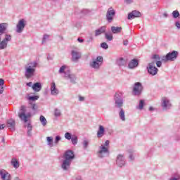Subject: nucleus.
<instances>
[{
	"instance_id": "f257e3e1",
	"label": "nucleus",
	"mask_w": 180,
	"mask_h": 180,
	"mask_svg": "<svg viewBox=\"0 0 180 180\" xmlns=\"http://www.w3.org/2000/svg\"><path fill=\"white\" fill-rule=\"evenodd\" d=\"M152 60L150 63H148V66L147 67L148 72L150 75H157L158 73V68L155 67V64L157 67L160 68L162 65V62H161V58L160 55L155 54L152 56Z\"/></svg>"
},
{
	"instance_id": "f03ea898",
	"label": "nucleus",
	"mask_w": 180,
	"mask_h": 180,
	"mask_svg": "<svg viewBox=\"0 0 180 180\" xmlns=\"http://www.w3.org/2000/svg\"><path fill=\"white\" fill-rule=\"evenodd\" d=\"M7 27L8 24H0V50H5L8 47V43L12 40V36L9 34H6L5 37L2 39V34L6 32Z\"/></svg>"
},
{
	"instance_id": "7ed1b4c3",
	"label": "nucleus",
	"mask_w": 180,
	"mask_h": 180,
	"mask_svg": "<svg viewBox=\"0 0 180 180\" xmlns=\"http://www.w3.org/2000/svg\"><path fill=\"white\" fill-rule=\"evenodd\" d=\"M61 168L63 171H68L71 167V162L75 159V155L72 150H66L63 156Z\"/></svg>"
},
{
	"instance_id": "20e7f679",
	"label": "nucleus",
	"mask_w": 180,
	"mask_h": 180,
	"mask_svg": "<svg viewBox=\"0 0 180 180\" xmlns=\"http://www.w3.org/2000/svg\"><path fill=\"white\" fill-rule=\"evenodd\" d=\"M31 116L32 113L29 112V108L22 105L18 112V117L20 119L21 122L27 123V122H29V118L31 117Z\"/></svg>"
},
{
	"instance_id": "39448f33",
	"label": "nucleus",
	"mask_w": 180,
	"mask_h": 180,
	"mask_svg": "<svg viewBox=\"0 0 180 180\" xmlns=\"http://www.w3.org/2000/svg\"><path fill=\"white\" fill-rule=\"evenodd\" d=\"M37 67V63L36 62H32L29 63L26 67H25V75L26 78H32L34 75V72H36V68Z\"/></svg>"
},
{
	"instance_id": "423d86ee",
	"label": "nucleus",
	"mask_w": 180,
	"mask_h": 180,
	"mask_svg": "<svg viewBox=\"0 0 180 180\" xmlns=\"http://www.w3.org/2000/svg\"><path fill=\"white\" fill-rule=\"evenodd\" d=\"M178 54L179 53L176 51L169 52L166 56H163L162 57V61L164 63H167L168 61H175V60L178 58Z\"/></svg>"
},
{
	"instance_id": "0eeeda50",
	"label": "nucleus",
	"mask_w": 180,
	"mask_h": 180,
	"mask_svg": "<svg viewBox=\"0 0 180 180\" xmlns=\"http://www.w3.org/2000/svg\"><path fill=\"white\" fill-rule=\"evenodd\" d=\"M103 63V58L102 56H98L96 59H93L92 61L89 63V65L91 68H94V70H99Z\"/></svg>"
},
{
	"instance_id": "6e6552de",
	"label": "nucleus",
	"mask_w": 180,
	"mask_h": 180,
	"mask_svg": "<svg viewBox=\"0 0 180 180\" xmlns=\"http://www.w3.org/2000/svg\"><path fill=\"white\" fill-rule=\"evenodd\" d=\"M143 92V85L140 82H136L133 87V94L139 96Z\"/></svg>"
},
{
	"instance_id": "1a4fd4ad",
	"label": "nucleus",
	"mask_w": 180,
	"mask_h": 180,
	"mask_svg": "<svg viewBox=\"0 0 180 180\" xmlns=\"http://www.w3.org/2000/svg\"><path fill=\"white\" fill-rule=\"evenodd\" d=\"M106 155H109V148L101 145L99 147V150L98 152V156L99 158H103V157H106Z\"/></svg>"
},
{
	"instance_id": "9d476101",
	"label": "nucleus",
	"mask_w": 180,
	"mask_h": 180,
	"mask_svg": "<svg viewBox=\"0 0 180 180\" xmlns=\"http://www.w3.org/2000/svg\"><path fill=\"white\" fill-rule=\"evenodd\" d=\"M115 15H116V11H115V9H113V8H109L106 13V20L109 23H112Z\"/></svg>"
},
{
	"instance_id": "9b49d317",
	"label": "nucleus",
	"mask_w": 180,
	"mask_h": 180,
	"mask_svg": "<svg viewBox=\"0 0 180 180\" xmlns=\"http://www.w3.org/2000/svg\"><path fill=\"white\" fill-rule=\"evenodd\" d=\"M115 106L117 108H122V106H123V96H122L121 93L115 94Z\"/></svg>"
},
{
	"instance_id": "f8f14e48",
	"label": "nucleus",
	"mask_w": 180,
	"mask_h": 180,
	"mask_svg": "<svg viewBox=\"0 0 180 180\" xmlns=\"http://www.w3.org/2000/svg\"><path fill=\"white\" fill-rule=\"evenodd\" d=\"M116 164L120 168L126 167V159L124 158V155L122 154L118 155L116 160Z\"/></svg>"
},
{
	"instance_id": "ddd939ff",
	"label": "nucleus",
	"mask_w": 180,
	"mask_h": 180,
	"mask_svg": "<svg viewBox=\"0 0 180 180\" xmlns=\"http://www.w3.org/2000/svg\"><path fill=\"white\" fill-rule=\"evenodd\" d=\"M25 26H26V20H25V19L20 20L16 25V32L22 33V32L25 30Z\"/></svg>"
},
{
	"instance_id": "4468645a",
	"label": "nucleus",
	"mask_w": 180,
	"mask_h": 180,
	"mask_svg": "<svg viewBox=\"0 0 180 180\" xmlns=\"http://www.w3.org/2000/svg\"><path fill=\"white\" fill-rule=\"evenodd\" d=\"M65 79H69L71 84H77V76L70 72L69 73H65Z\"/></svg>"
},
{
	"instance_id": "2eb2a0df",
	"label": "nucleus",
	"mask_w": 180,
	"mask_h": 180,
	"mask_svg": "<svg viewBox=\"0 0 180 180\" xmlns=\"http://www.w3.org/2000/svg\"><path fill=\"white\" fill-rule=\"evenodd\" d=\"M171 102L169 99L167 97L162 98V107L163 108L164 110H167V109H169L171 108Z\"/></svg>"
},
{
	"instance_id": "dca6fc26",
	"label": "nucleus",
	"mask_w": 180,
	"mask_h": 180,
	"mask_svg": "<svg viewBox=\"0 0 180 180\" xmlns=\"http://www.w3.org/2000/svg\"><path fill=\"white\" fill-rule=\"evenodd\" d=\"M0 176H1L2 180H11L12 177L11 176V174L6 172L5 169L0 170Z\"/></svg>"
},
{
	"instance_id": "f3484780",
	"label": "nucleus",
	"mask_w": 180,
	"mask_h": 180,
	"mask_svg": "<svg viewBox=\"0 0 180 180\" xmlns=\"http://www.w3.org/2000/svg\"><path fill=\"white\" fill-rule=\"evenodd\" d=\"M15 126H16V122H15V120L9 119L7 120V127H8V129H9V130H11V131H15Z\"/></svg>"
},
{
	"instance_id": "a211bd4d",
	"label": "nucleus",
	"mask_w": 180,
	"mask_h": 180,
	"mask_svg": "<svg viewBox=\"0 0 180 180\" xmlns=\"http://www.w3.org/2000/svg\"><path fill=\"white\" fill-rule=\"evenodd\" d=\"M51 94L53 96H57L58 94H60V91H58V89H57V86H56V82L51 83Z\"/></svg>"
},
{
	"instance_id": "6ab92c4d",
	"label": "nucleus",
	"mask_w": 180,
	"mask_h": 180,
	"mask_svg": "<svg viewBox=\"0 0 180 180\" xmlns=\"http://www.w3.org/2000/svg\"><path fill=\"white\" fill-rule=\"evenodd\" d=\"M82 55L80 52L77 51H72V60L74 61V63H77L79 58H81Z\"/></svg>"
},
{
	"instance_id": "aec40b11",
	"label": "nucleus",
	"mask_w": 180,
	"mask_h": 180,
	"mask_svg": "<svg viewBox=\"0 0 180 180\" xmlns=\"http://www.w3.org/2000/svg\"><path fill=\"white\" fill-rule=\"evenodd\" d=\"M140 16H141V13L137 11H133L128 14V19H136V18H140Z\"/></svg>"
},
{
	"instance_id": "412c9836",
	"label": "nucleus",
	"mask_w": 180,
	"mask_h": 180,
	"mask_svg": "<svg viewBox=\"0 0 180 180\" xmlns=\"http://www.w3.org/2000/svg\"><path fill=\"white\" fill-rule=\"evenodd\" d=\"M103 136H105V127L103 125H99L97 131V137L98 139H102Z\"/></svg>"
},
{
	"instance_id": "4be33fe9",
	"label": "nucleus",
	"mask_w": 180,
	"mask_h": 180,
	"mask_svg": "<svg viewBox=\"0 0 180 180\" xmlns=\"http://www.w3.org/2000/svg\"><path fill=\"white\" fill-rule=\"evenodd\" d=\"M70 72V70H68V66H67L65 65H62L58 70V73L64 74V77H65V74L69 73Z\"/></svg>"
},
{
	"instance_id": "5701e85b",
	"label": "nucleus",
	"mask_w": 180,
	"mask_h": 180,
	"mask_svg": "<svg viewBox=\"0 0 180 180\" xmlns=\"http://www.w3.org/2000/svg\"><path fill=\"white\" fill-rule=\"evenodd\" d=\"M32 89L35 92H40L41 91V84L40 82H37L32 85Z\"/></svg>"
},
{
	"instance_id": "b1692460",
	"label": "nucleus",
	"mask_w": 180,
	"mask_h": 180,
	"mask_svg": "<svg viewBox=\"0 0 180 180\" xmlns=\"http://www.w3.org/2000/svg\"><path fill=\"white\" fill-rule=\"evenodd\" d=\"M105 32H106V27L103 26L101 27H100L98 30H96L95 32V36H101V34H102V33H105Z\"/></svg>"
},
{
	"instance_id": "393cba45",
	"label": "nucleus",
	"mask_w": 180,
	"mask_h": 180,
	"mask_svg": "<svg viewBox=\"0 0 180 180\" xmlns=\"http://www.w3.org/2000/svg\"><path fill=\"white\" fill-rule=\"evenodd\" d=\"M111 32L114 34H117L120 33V32H122V27L112 26V27H111Z\"/></svg>"
},
{
	"instance_id": "a878e982",
	"label": "nucleus",
	"mask_w": 180,
	"mask_h": 180,
	"mask_svg": "<svg viewBox=\"0 0 180 180\" xmlns=\"http://www.w3.org/2000/svg\"><path fill=\"white\" fill-rule=\"evenodd\" d=\"M137 65H139V62L137 61V60L134 59L131 60V62L129 63L128 67L129 68L133 69V68H136Z\"/></svg>"
},
{
	"instance_id": "bb28decb",
	"label": "nucleus",
	"mask_w": 180,
	"mask_h": 180,
	"mask_svg": "<svg viewBox=\"0 0 180 180\" xmlns=\"http://www.w3.org/2000/svg\"><path fill=\"white\" fill-rule=\"evenodd\" d=\"M11 164L13 166V168H15V169L19 168V161L17 160L16 158H13L11 161Z\"/></svg>"
},
{
	"instance_id": "cd10ccee",
	"label": "nucleus",
	"mask_w": 180,
	"mask_h": 180,
	"mask_svg": "<svg viewBox=\"0 0 180 180\" xmlns=\"http://www.w3.org/2000/svg\"><path fill=\"white\" fill-rule=\"evenodd\" d=\"M25 127L27 129L28 136H32V130H33V127H32V124H30V122L25 124Z\"/></svg>"
},
{
	"instance_id": "c85d7f7f",
	"label": "nucleus",
	"mask_w": 180,
	"mask_h": 180,
	"mask_svg": "<svg viewBox=\"0 0 180 180\" xmlns=\"http://www.w3.org/2000/svg\"><path fill=\"white\" fill-rule=\"evenodd\" d=\"M119 115L121 120H122V122H124V120H126V115H124V110H123V108H120Z\"/></svg>"
},
{
	"instance_id": "c756f323",
	"label": "nucleus",
	"mask_w": 180,
	"mask_h": 180,
	"mask_svg": "<svg viewBox=\"0 0 180 180\" xmlns=\"http://www.w3.org/2000/svg\"><path fill=\"white\" fill-rule=\"evenodd\" d=\"M105 37L107 40H108V41H112V40H113V34L112 32H106L105 34Z\"/></svg>"
},
{
	"instance_id": "7c9ffc66",
	"label": "nucleus",
	"mask_w": 180,
	"mask_h": 180,
	"mask_svg": "<svg viewBox=\"0 0 180 180\" xmlns=\"http://www.w3.org/2000/svg\"><path fill=\"white\" fill-rule=\"evenodd\" d=\"M46 141H47V144H48V146H49V147H53L54 143L53 142V137H51V136L46 137Z\"/></svg>"
},
{
	"instance_id": "2f4dec72",
	"label": "nucleus",
	"mask_w": 180,
	"mask_h": 180,
	"mask_svg": "<svg viewBox=\"0 0 180 180\" xmlns=\"http://www.w3.org/2000/svg\"><path fill=\"white\" fill-rule=\"evenodd\" d=\"M117 63L120 67H123V65H125L126 64V60L123 59V58H120V59L117 60Z\"/></svg>"
},
{
	"instance_id": "473e14b6",
	"label": "nucleus",
	"mask_w": 180,
	"mask_h": 180,
	"mask_svg": "<svg viewBox=\"0 0 180 180\" xmlns=\"http://www.w3.org/2000/svg\"><path fill=\"white\" fill-rule=\"evenodd\" d=\"M39 120L42 124V126H46L47 125V120L46 119V117H44V116L41 115Z\"/></svg>"
},
{
	"instance_id": "72a5a7b5",
	"label": "nucleus",
	"mask_w": 180,
	"mask_h": 180,
	"mask_svg": "<svg viewBox=\"0 0 180 180\" xmlns=\"http://www.w3.org/2000/svg\"><path fill=\"white\" fill-rule=\"evenodd\" d=\"M144 103H145L144 100H140L139 106L136 107V109H139V110H143L144 108Z\"/></svg>"
},
{
	"instance_id": "f704fd0d",
	"label": "nucleus",
	"mask_w": 180,
	"mask_h": 180,
	"mask_svg": "<svg viewBox=\"0 0 180 180\" xmlns=\"http://www.w3.org/2000/svg\"><path fill=\"white\" fill-rule=\"evenodd\" d=\"M61 116V110L58 108H55L54 110V117H60Z\"/></svg>"
},
{
	"instance_id": "c9c22d12",
	"label": "nucleus",
	"mask_w": 180,
	"mask_h": 180,
	"mask_svg": "<svg viewBox=\"0 0 180 180\" xmlns=\"http://www.w3.org/2000/svg\"><path fill=\"white\" fill-rule=\"evenodd\" d=\"M70 140L72 141V144L75 145L78 143V136H72Z\"/></svg>"
},
{
	"instance_id": "e433bc0d",
	"label": "nucleus",
	"mask_w": 180,
	"mask_h": 180,
	"mask_svg": "<svg viewBox=\"0 0 180 180\" xmlns=\"http://www.w3.org/2000/svg\"><path fill=\"white\" fill-rule=\"evenodd\" d=\"M60 140H61V136H56L54 141V146H57Z\"/></svg>"
},
{
	"instance_id": "4c0bfd02",
	"label": "nucleus",
	"mask_w": 180,
	"mask_h": 180,
	"mask_svg": "<svg viewBox=\"0 0 180 180\" xmlns=\"http://www.w3.org/2000/svg\"><path fill=\"white\" fill-rule=\"evenodd\" d=\"M65 139H66L67 140H71V139H72V136H71L70 133L66 132L65 134Z\"/></svg>"
},
{
	"instance_id": "58836bf2",
	"label": "nucleus",
	"mask_w": 180,
	"mask_h": 180,
	"mask_svg": "<svg viewBox=\"0 0 180 180\" xmlns=\"http://www.w3.org/2000/svg\"><path fill=\"white\" fill-rule=\"evenodd\" d=\"M101 47H102V49H104L105 50H107V49H109V46L108 45V44H106V42L101 43Z\"/></svg>"
},
{
	"instance_id": "ea45409f",
	"label": "nucleus",
	"mask_w": 180,
	"mask_h": 180,
	"mask_svg": "<svg viewBox=\"0 0 180 180\" xmlns=\"http://www.w3.org/2000/svg\"><path fill=\"white\" fill-rule=\"evenodd\" d=\"M172 15H173V18H174V19H176V18L179 16V12L178 11H174L172 13Z\"/></svg>"
},
{
	"instance_id": "a19ab883",
	"label": "nucleus",
	"mask_w": 180,
	"mask_h": 180,
	"mask_svg": "<svg viewBox=\"0 0 180 180\" xmlns=\"http://www.w3.org/2000/svg\"><path fill=\"white\" fill-rule=\"evenodd\" d=\"M28 99L29 101H37V99H39V96H30Z\"/></svg>"
},
{
	"instance_id": "79ce46f5",
	"label": "nucleus",
	"mask_w": 180,
	"mask_h": 180,
	"mask_svg": "<svg viewBox=\"0 0 180 180\" xmlns=\"http://www.w3.org/2000/svg\"><path fill=\"white\" fill-rule=\"evenodd\" d=\"M88 144H89V142H88V141L84 140V141H83V147H84V149H86V148H87Z\"/></svg>"
},
{
	"instance_id": "37998d69",
	"label": "nucleus",
	"mask_w": 180,
	"mask_h": 180,
	"mask_svg": "<svg viewBox=\"0 0 180 180\" xmlns=\"http://www.w3.org/2000/svg\"><path fill=\"white\" fill-rule=\"evenodd\" d=\"M134 158H135V157H134V155H133V154H130L129 155V161L131 162H133V161H134Z\"/></svg>"
},
{
	"instance_id": "c03bdc74",
	"label": "nucleus",
	"mask_w": 180,
	"mask_h": 180,
	"mask_svg": "<svg viewBox=\"0 0 180 180\" xmlns=\"http://www.w3.org/2000/svg\"><path fill=\"white\" fill-rule=\"evenodd\" d=\"M78 98H79V102H84L85 101V97H84V96H82L81 95H79Z\"/></svg>"
},
{
	"instance_id": "a18cd8bd",
	"label": "nucleus",
	"mask_w": 180,
	"mask_h": 180,
	"mask_svg": "<svg viewBox=\"0 0 180 180\" xmlns=\"http://www.w3.org/2000/svg\"><path fill=\"white\" fill-rule=\"evenodd\" d=\"M48 39H49V35H47V34L44 35L42 43L43 44L46 43V40H47Z\"/></svg>"
},
{
	"instance_id": "49530a36",
	"label": "nucleus",
	"mask_w": 180,
	"mask_h": 180,
	"mask_svg": "<svg viewBox=\"0 0 180 180\" xmlns=\"http://www.w3.org/2000/svg\"><path fill=\"white\" fill-rule=\"evenodd\" d=\"M133 0H124V4H127V5H130V4H132Z\"/></svg>"
},
{
	"instance_id": "de8ad7c7",
	"label": "nucleus",
	"mask_w": 180,
	"mask_h": 180,
	"mask_svg": "<svg viewBox=\"0 0 180 180\" xmlns=\"http://www.w3.org/2000/svg\"><path fill=\"white\" fill-rule=\"evenodd\" d=\"M109 143H110L109 140H107V141H105L104 145H103V146H105V147H107V148H109Z\"/></svg>"
},
{
	"instance_id": "09e8293b",
	"label": "nucleus",
	"mask_w": 180,
	"mask_h": 180,
	"mask_svg": "<svg viewBox=\"0 0 180 180\" xmlns=\"http://www.w3.org/2000/svg\"><path fill=\"white\" fill-rule=\"evenodd\" d=\"M5 84V81L4 79H0V86H4V84Z\"/></svg>"
},
{
	"instance_id": "8fccbe9b",
	"label": "nucleus",
	"mask_w": 180,
	"mask_h": 180,
	"mask_svg": "<svg viewBox=\"0 0 180 180\" xmlns=\"http://www.w3.org/2000/svg\"><path fill=\"white\" fill-rule=\"evenodd\" d=\"M6 126L5 125V124H1L0 125V130H4V129H5Z\"/></svg>"
},
{
	"instance_id": "3c124183",
	"label": "nucleus",
	"mask_w": 180,
	"mask_h": 180,
	"mask_svg": "<svg viewBox=\"0 0 180 180\" xmlns=\"http://www.w3.org/2000/svg\"><path fill=\"white\" fill-rule=\"evenodd\" d=\"M32 108L33 110H36L37 109V105L36 104H33Z\"/></svg>"
},
{
	"instance_id": "603ef678",
	"label": "nucleus",
	"mask_w": 180,
	"mask_h": 180,
	"mask_svg": "<svg viewBox=\"0 0 180 180\" xmlns=\"http://www.w3.org/2000/svg\"><path fill=\"white\" fill-rule=\"evenodd\" d=\"M175 25H176V27H177V29H180V23H179V22H176Z\"/></svg>"
},
{
	"instance_id": "864d4df0",
	"label": "nucleus",
	"mask_w": 180,
	"mask_h": 180,
	"mask_svg": "<svg viewBox=\"0 0 180 180\" xmlns=\"http://www.w3.org/2000/svg\"><path fill=\"white\" fill-rule=\"evenodd\" d=\"M123 44H124V46H127V44H129V41L128 40L124 41Z\"/></svg>"
},
{
	"instance_id": "5fc2aeb1",
	"label": "nucleus",
	"mask_w": 180,
	"mask_h": 180,
	"mask_svg": "<svg viewBox=\"0 0 180 180\" xmlns=\"http://www.w3.org/2000/svg\"><path fill=\"white\" fill-rule=\"evenodd\" d=\"M33 83L32 82H30L28 83H27V86H32V87Z\"/></svg>"
},
{
	"instance_id": "6e6d98bb",
	"label": "nucleus",
	"mask_w": 180,
	"mask_h": 180,
	"mask_svg": "<svg viewBox=\"0 0 180 180\" xmlns=\"http://www.w3.org/2000/svg\"><path fill=\"white\" fill-rule=\"evenodd\" d=\"M77 41H79V43H84V39H82L81 38H78Z\"/></svg>"
},
{
	"instance_id": "4d7b16f0",
	"label": "nucleus",
	"mask_w": 180,
	"mask_h": 180,
	"mask_svg": "<svg viewBox=\"0 0 180 180\" xmlns=\"http://www.w3.org/2000/svg\"><path fill=\"white\" fill-rule=\"evenodd\" d=\"M0 94H4V87H0Z\"/></svg>"
},
{
	"instance_id": "13d9d810",
	"label": "nucleus",
	"mask_w": 180,
	"mask_h": 180,
	"mask_svg": "<svg viewBox=\"0 0 180 180\" xmlns=\"http://www.w3.org/2000/svg\"><path fill=\"white\" fill-rule=\"evenodd\" d=\"M169 180H179V178L172 177Z\"/></svg>"
},
{
	"instance_id": "bf43d9fd",
	"label": "nucleus",
	"mask_w": 180,
	"mask_h": 180,
	"mask_svg": "<svg viewBox=\"0 0 180 180\" xmlns=\"http://www.w3.org/2000/svg\"><path fill=\"white\" fill-rule=\"evenodd\" d=\"M163 16H164V18H168V13H164Z\"/></svg>"
},
{
	"instance_id": "052dcab7",
	"label": "nucleus",
	"mask_w": 180,
	"mask_h": 180,
	"mask_svg": "<svg viewBox=\"0 0 180 180\" xmlns=\"http://www.w3.org/2000/svg\"><path fill=\"white\" fill-rule=\"evenodd\" d=\"M149 110H150V112H153V110H154V108L150 107V108H149Z\"/></svg>"
},
{
	"instance_id": "680f3d73",
	"label": "nucleus",
	"mask_w": 180,
	"mask_h": 180,
	"mask_svg": "<svg viewBox=\"0 0 180 180\" xmlns=\"http://www.w3.org/2000/svg\"><path fill=\"white\" fill-rule=\"evenodd\" d=\"M92 40H94L93 38H90V39L89 41H87L88 43H89V41H92Z\"/></svg>"
},
{
	"instance_id": "e2e57ef3",
	"label": "nucleus",
	"mask_w": 180,
	"mask_h": 180,
	"mask_svg": "<svg viewBox=\"0 0 180 180\" xmlns=\"http://www.w3.org/2000/svg\"><path fill=\"white\" fill-rule=\"evenodd\" d=\"M2 141H3V143H5V139H2Z\"/></svg>"
}]
</instances>
